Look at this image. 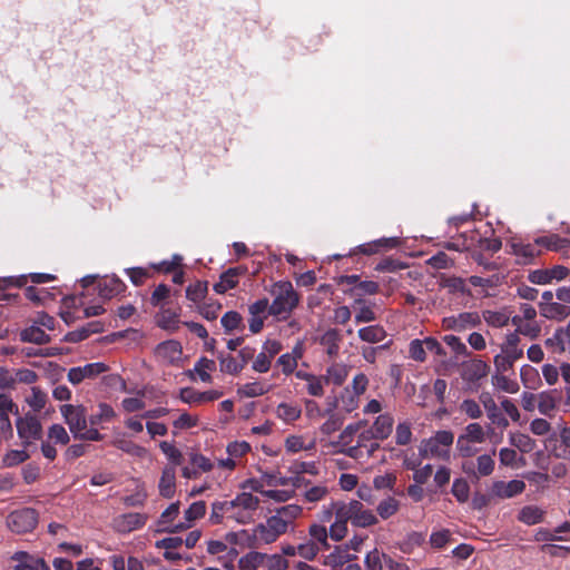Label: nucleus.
Masks as SVG:
<instances>
[{"label": "nucleus", "instance_id": "nucleus-1", "mask_svg": "<svg viewBox=\"0 0 570 570\" xmlns=\"http://www.w3.org/2000/svg\"><path fill=\"white\" fill-rule=\"evenodd\" d=\"M454 433L450 430H439L428 439H423L419 446V454L423 459L451 460Z\"/></svg>", "mask_w": 570, "mask_h": 570}, {"label": "nucleus", "instance_id": "nucleus-2", "mask_svg": "<svg viewBox=\"0 0 570 570\" xmlns=\"http://www.w3.org/2000/svg\"><path fill=\"white\" fill-rule=\"evenodd\" d=\"M275 298L269 306V314L285 318L298 304V295L289 282H279L274 286Z\"/></svg>", "mask_w": 570, "mask_h": 570}, {"label": "nucleus", "instance_id": "nucleus-3", "mask_svg": "<svg viewBox=\"0 0 570 570\" xmlns=\"http://www.w3.org/2000/svg\"><path fill=\"white\" fill-rule=\"evenodd\" d=\"M259 499L249 492H242L229 504V519L239 524H247L254 520L256 511L259 508Z\"/></svg>", "mask_w": 570, "mask_h": 570}, {"label": "nucleus", "instance_id": "nucleus-4", "mask_svg": "<svg viewBox=\"0 0 570 570\" xmlns=\"http://www.w3.org/2000/svg\"><path fill=\"white\" fill-rule=\"evenodd\" d=\"M519 344L520 337L517 333H510L505 336L500 354L494 356L497 372H509L513 367L514 362L522 357L523 351Z\"/></svg>", "mask_w": 570, "mask_h": 570}, {"label": "nucleus", "instance_id": "nucleus-5", "mask_svg": "<svg viewBox=\"0 0 570 570\" xmlns=\"http://www.w3.org/2000/svg\"><path fill=\"white\" fill-rule=\"evenodd\" d=\"M335 521L330 525V535L334 541L343 540L347 532V522L353 523V507L351 501H334Z\"/></svg>", "mask_w": 570, "mask_h": 570}, {"label": "nucleus", "instance_id": "nucleus-6", "mask_svg": "<svg viewBox=\"0 0 570 570\" xmlns=\"http://www.w3.org/2000/svg\"><path fill=\"white\" fill-rule=\"evenodd\" d=\"M286 531L285 522L274 514L269 517L266 522L256 525L254 529V538L259 543L268 544L276 541L277 538Z\"/></svg>", "mask_w": 570, "mask_h": 570}, {"label": "nucleus", "instance_id": "nucleus-7", "mask_svg": "<svg viewBox=\"0 0 570 570\" xmlns=\"http://www.w3.org/2000/svg\"><path fill=\"white\" fill-rule=\"evenodd\" d=\"M38 523V515L31 508H24L11 512L7 518L8 528L16 533L32 531Z\"/></svg>", "mask_w": 570, "mask_h": 570}, {"label": "nucleus", "instance_id": "nucleus-8", "mask_svg": "<svg viewBox=\"0 0 570 570\" xmlns=\"http://www.w3.org/2000/svg\"><path fill=\"white\" fill-rule=\"evenodd\" d=\"M379 448V440L366 429L357 435L356 444L347 448L346 454L353 459L370 458Z\"/></svg>", "mask_w": 570, "mask_h": 570}, {"label": "nucleus", "instance_id": "nucleus-9", "mask_svg": "<svg viewBox=\"0 0 570 570\" xmlns=\"http://www.w3.org/2000/svg\"><path fill=\"white\" fill-rule=\"evenodd\" d=\"M60 412L69 426L70 432L76 439L87 426V411L82 405L65 404Z\"/></svg>", "mask_w": 570, "mask_h": 570}, {"label": "nucleus", "instance_id": "nucleus-10", "mask_svg": "<svg viewBox=\"0 0 570 570\" xmlns=\"http://www.w3.org/2000/svg\"><path fill=\"white\" fill-rule=\"evenodd\" d=\"M16 426L19 438L26 444H30L32 441L39 440L42 435V425L33 415L26 414L22 417H18Z\"/></svg>", "mask_w": 570, "mask_h": 570}, {"label": "nucleus", "instance_id": "nucleus-11", "mask_svg": "<svg viewBox=\"0 0 570 570\" xmlns=\"http://www.w3.org/2000/svg\"><path fill=\"white\" fill-rule=\"evenodd\" d=\"M107 371L108 365L104 362L88 363L83 366L71 367L67 377L71 384L78 385L85 380H95Z\"/></svg>", "mask_w": 570, "mask_h": 570}, {"label": "nucleus", "instance_id": "nucleus-12", "mask_svg": "<svg viewBox=\"0 0 570 570\" xmlns=\"http://www.w3.org/2000/svg\"><path fill=\"white\" fill-rule=\"evenodd\" d=\"M11 570H50L45 559L26 551H17L10 557Z\"/></svg>", "mask_w": 570, "mask_h": 570}, {"label": "nucleus", "instance_id": "nucleus-13", "mask_svg": "<svg viewBox=\"0 0 570 570\" xmlns=\"http://www.w3.org/2000/svg\"><path fill=\"white\" fill-rule=\"evenodd\" d=\"M206 503L204 501H196L191 503L184 512V522L173 524L167 529L170 533L181 532L193 527L195 521L202 519L206 513Z\"/></svg>", "mask_w": 570, "mask_h": 570}, {"label": "nucleus", "instance_id": "nucleus-14", "mask_svg": "<svg viewBox=\"0 0 570 570\" xmlns=\"http://www.w3.org/2000/svg\"><path fill=\"white\" fill-rule=\"evenodd\" d=\"M569 274V269L562 265H556L552 268L535 269L529 274V281L532 284L546 285L552 281H562Z\"/></svg>", "mask_w": 570, "mask_h": 570}, {"label": "nucleus", "instance_id": "nucleus-15", "mask_svg": "<svg viewBox=\"0 0 570 570\" xmlns=\"http://www.w3.org/2000/svg\"><path fill=\"white\" fill-rule=\"evenodd\" d=\"M223 395V392L217 390H210L205 392H198L190 387L181 389L180 400L187 404H203L218 400Z\"/></svg>", "mask_w": 570, "mask_h": 570}, {"label": "nucleus", "instance_id": "nucleus-16", "mask_svg": "<svg viewBox=\"0 0 570 570\" xmlns=\"http://www.w3.org/2000/svg\"><path fill=\"white\" fill-rule=\"evenodd\" d=\"M479 323V315L476 313L464 312L459 315H453L443 318V327L453 331H463L469 327L475 326Z\"/></svg>", "mask_w": 570, "mask_h": 570}, {"label": "nucleus", "instance_id": "nucleus-17", "mask_svg": "<svg viewBox=\"0 0 570 570\" xmlns=\"http://www.w3.org/2000/svg\"><path fill=\"white\" fill-rule=\"evenodd\" d=\"M524 489L525 483L522 480L495 481L492 484V494L500 499H510L521 494Z\"/></svg>", "mask_w": 570, "mask_h": 570}, {"label": "nucleus", "instance_id": "nucleus-18", "mask_svg": "<svg viewBox=\"0 0 570 570\" xmlns=\"http://www.w3.org/2000/svg\"><path fill=\"white\" fill-rule=\"evenodd\" d=\"M535 244L544 246L549 250L557 252L563 257H570V239L562 238L557 234L538 237Z\"/></svg>", "mask_w": 570, "mask_h": 570}, {"label": "nucleus", "instance_id": "nucleus-19", "mask_svg": "<svg viewBox=\"0 0 570 570\" xmlns=\"http://www.w3.org/2000/svg\"><path fill=\"white\" fill-rule=\"evenodd\" d=\"M156 355L163 362L174 364L180 361L183 348L179 342L169 340L158 344L156 347Z\"/></svg>", "mask_w": 570, "mask_h": 570}, {"label": "nucleus", "instance_id": "nucleus-20", "mask_svg": "<svg viewBox=\"0 0 570 570\" xmlns=\"http://www.w3.org/2000/svg\"><path fill=\"white\" fill-rule=\"evenodd\" d=\"M353 507V525L358 528H367L377 523L376 515L357 500H352Z\"/></svg>", "mask_w": 570, "mask_h": 570}, {"label": "nucleus", "instance_id": "nucleus-21", "mask_svg": "<svg viewBox=\"0 0 570 570\" xmlns=\"http://www.w3.org/2000/svg\"><path fill=\"white\" fill-rule=\"evenodd\" d=\"M18 414V406L9 395L0 393V423L2 432H12V425L9 415Z\"/></svg>", "mask_w": 570, "mask_h": 570}, {"label": "nucleus", "instance_id": "nucleus-22", "mask_svg": "<svg viewBox=\"0 0 570 570\" xmlns=\"http://www.w3.org/2000/svg\"><path fill=\"white\" fill-rule=\"evenodd\" d=\"M145 517L139 513H126L114 520V525L119 532H130L145 524Z\"/></svg>", "mask_w": 570, "mask_h": 570}, {"label": "nucleus", "instance_id": "nucleus-23", "mask_svg": "<svg viewBox=\"0 0 570 570\" xmlns=\"http://www.w3.org/2000/svg\"><path fill=\"white\" fill-rule=\"evenodd\" d=\"M159 493L164 498H171L176 489V469L174 465H167L161 472L158 484Z\"/></svg>", "mask_w": 570, "mask_h": 570}, {"label": "nucleus", "instance_id": "nucleus-24", "mask_svg": "<svg viewBox=\"0 0 570 570\" xmlns=\"http://www.w3.org/2000/svg\"><path fill=\"white\" fill-rule=\"evenodd\" d=\"M302 409L295 401L282 402L275 409V415L284 423H293L301 417Z\"/></svg>", "mask_w": 570, "mask_h": 570}, {"label": "nucleus", "instance_id": "nucleus-25", "mask_svg": "<svg viewBox=\"0 0 570 570\" xmlns=\"http://www.w3.org/2000/svg\"><path fill=\"white\" fill-rule=\"evenodd\" d=\"M393 424V416L389 413H384L376 417L370 430L379 441H382L391 435Z\"/></svg>", "mask_w": 570, "mask_h": 570}, {"label": "nucleus", "instance_id": "nucleus-26", "mask_svg": "<svg viewBox=\"0 0 570 570\" xmlns=\"http://www.w3.org/2000/svg\"><path fill=\"white\" fill-rule=\"evenodd\" d=\"M308 540L316 544L320 549H330V528H326L324 524L318 522L311 523L308 527Z\"/></svg>", "mask_w": 570, "mask_h": 570}, {"label": "nucleus", "instance_id": "nucleus-27", "mask_svg": "<svg viewBox=\"0 0 570 570\" xmlns=\"http://www.w3.org/2000/svg\"><path fill=\"white\" fill-rule=\"evenodd\" d=\"M540 314L548 320L562 321L570 314V307L559 302L540 305Z\"/></svg>", "mask_w": 570, "mask_h": 570}, {"label": "nucleus", "instance_id": "nucleus-28", "mask_svg": "<svg viewBox=\"0 0 570 570\" xmlns=\"http://www.w3.org/2000/svg\"><path fill=\"white\" fill-rule=\"evenodd\" d=\"M350 367L343 363H334L324 375L326 384L342 385L348 376Z\"/></svg>", "mask_w": 570, "mask_h": 570}, {"label": "nucleus", "instance_id": "nucleus-29", "mask_svg": "<svg viewBox=\"0 0 570 570\" xmlns=\"http://www.w3.org/2000/svg\"><path fill=\"white\" fill-rule=\"evenodd\" d=\"M548 346L554 347L558 352H570V323L558 330L554 335L546 341Z\"/></svg>", "mask_w": 570, "mask_h": 570}, {"label": "nucleus", "instance_id": "nucleus-30", "mask_svg": "<svg viewBox=\"0 0 570 570\" xmlns=\"http://www.w3.org/2000/svg\"><path fill=\"white\" fill-rule=\"evenodd\" d=\"M240 273L238 268H229L220 275L219 282L214 285V291L218 294H224L236 287Z\"/></svg>", "mask_w": 570, "mask_h": 570}, {"label": "nucleus", "instance_id": "nucleus-31", "mask_svg": "<svg viewBox=\"0 0 570 570\" xmlns=\"http://www.w3.org/2000/svg\"><path fill=\"white\" fill-rule=\"evenodd\" d=\"M482 315L488 325L499 328L505 326L510 322L511 311L508 307L499 311L488 309L484 311Z\"/></svg>", "mask_w": 570, "mask_h": 570}, {"label": "nucleus", "instance_id": "nucleus-32", "mask_svg": "<svg viewBox=\"0 0 570 570\" xmlns=\"http://www.w3.org/2000/svg\"><path fill=\"white\" fill-rule=\"evenodd\" d=\"M272 385L261 381L245 383L237 389V393L242 397H257L266 394Z\"/></svg>", "mask_w": 570, "mask_h": 570}, {"label": "nucleus", "instance_id": "nucleus-33", "mask_svg": "<svg viewBox=\"0 0 570 570\" xmlns=\"http://www.w3.org/2000/svg\"><path fill=\"white\" fill-rule=\"evenodd\" d=\"M507 372H497L492 375V385L505 393L514 394L519 391V383L505 375Z\"/></svg>", "mask_w": 570, "mask_h": 570}, {"label": "nucleus", "instance_id": "nucleus-34", "mask_svg": "<svg viewBox=\"0 0 570 570\" xmlns=\"http://www.w3.org/2000/svg\"><path fill=\"white\" fill-rule=\"evenodd\" d=\"M20 336L23 342H30L35 344H45L50 341V336L45 332V330L35 323L31 326L24 328Z\"/></svg>", "mask_w": 570, "mask_h": 570}, {"label": "nucleus", "instance_id": "nucleus-35", "mask_svg": "<svg viewBox=\"0 0 570 570\" xmlns=\"http://www.w3.org/2000/svg\"><path fill=\"white\" fill-rule=\"evenodd\" d=\"M124 289L122 282L117 277H106L99 283V295L104 298H111Z\"/></svg>", "mask_w": 570, "mask_h": 570}, {"label": "nucleus", "instance_id": "nucleus-36", "mask_svg": "<svg viewBox=\"0 0 570 570\" xmlns=\"http://www.w3.org/2000/svg\"><path fill=\"white\" fill-rule=\"evenodd\" d=\"M265 553L252 551L239 559V570H261L264 567Z\"/></svg>", "mask_w": 570, "mask_h": 570}, {"label": "nucleus", "instance_id": "nucleus-37", "mask_svg": "<svg viewBox=\"0 0 570 570\" xmlns=\"http://www.w3.org/2000/svg\"><path fill=\"white\" fill-rule=\"evenodd\" d=\"M544 511L537 505L523 507L519 512V521L524 524L533 525L543 520Z\"/></svg>", "mask_w": 570, "mask_h": 570}, {"label": "nucleus", "instance_id": "nucleus-38", "mask_svg": "<svg viewBox=\"0 0 570 570\" xmlns=\"http://www.w3.org/2000/svg\"><path fill=\"white\" fill-rule=\"evenodd\" d=\"M358 337L363 342L380 343L386 337L385 330L380 325H370L358 330Z\"/></svg>", "mask_w": 570, "mask_h": 570}, {"label": "nucleus", "instance_id": "nucleus-39", "mask_svg": "<svg viewBox=\"0 0 570 570\" xmlns=\"http://www.w3.org/2000/svg\"><path fill=\"white\" fill-rule=\"evenodd\" d=\"M157 324L160 328L176 332L179 327V316L170 309H163L157 315Z\"/></svg>", "mask_w": 570, "mask_h": 570}, {"label": "nucleus", "instance_id": "nucleus-40", "mask_svg": "<svg viewBox=\"0 0 570 570\" xmlns=\"http://www.w3.org/2000/svg\"><path fill=\"white\" fill-rule=\"evenodd\" d=\"M116 417L115 410L107 403H99L98 410L95 414L90 415L89 423L91 426H97L102 423L110 422Z\"/></svg>", "mask_w": 570, "mask_h": 570}, {"label": "nucleus", "instance_id": "nucleus-41", "mask_svg": "<svg viewBox=\"0 0 570 570\" xmlns=\"http://www.w3.org/2000/svg\"><path fill=\"white\" fill-rule=\"evenodd\" d=\"M509 442L522 453H529L535 446V442L528 434L521 432H511L509 434Z\"/></svg>", "mask_w": 570, "mask_h": 570}, {"label": "nucleus", "instance_id": "nucleus-42", "mask_svg": "<svg viewBox=\"0 0 570 570\" xmlns=\"http://www.w3.org/2000/svg\"><path fill=\"white\" fill-rule=\"evenodd\" d=\"M303 514V508L298 504H287L279 508L275 515L281 518L285 522V527L293 523L294 520L298 519Z\"/></svg>", "mask_w": 570, "mask_h": 570}, {"label": "nucleus", "instance_id": "nucleus-43", "mask_svg": "<svg viewBox=\"0 0 570 570\" xmlns=\"http://www.w3.org/2000/svg\"><path fill=\"white\" fill-rule=\"evenodd\" d=\"M500 463L504 466L520 468L524 465V459L519 456L517 451L510 448H502L499 451Z\"/></svg>", "mask_w": 570, "mask_h": 570}, {"label": "nucleus", "instance_id": "nucleus-44", "mask_svg": "<svg viewBox=\"0 0 570 570\" xmlns=\"http://www.w3.org/2000/svg\"><path fill=\"white\" fill-rule=\"evenodd\" d=\"M229 519V504L228 501H215L212 503V510L209 514V522L212 524H219L224 518Z\"/></svg>", "mask_w": 570, "mask_h": 570}, {"label": "nucleus", "instance_id": "nucleus-45", "mask_svg": "<svg viewBox=\"0 0 570 570\" xmlns=\"http://www.w3.org/2000/svg\"><path fill=\"white\" fill-rule=\"evenodd\" d=\"M215 362L206 357L199 358L194 366V371L198 374L199 379L205 383L212 382L210 373L215 371Z\"/></svg>", "mask_w": 570, "mask_h": 570}, {"label": "nucleus", "instance_id": "nucleus-46", "mask_svg": "<svg viewBox=\"0 0 570 570\" xmlns=\"http://www.w3.org/2000/svg\"><path fill=\"white\" fill-rule=\"evenodd\" d=\"M455 448L462 458H471L479 452L476 443L471 442L463 433L458 436Z\"/></svg>", "mask_w": 570, "mask_h": 570}, {"label": "nucleus", "instance_id": "nucleus-47", "mask_svg": "<svg viewBox=\"0 0 570 570\" xmlns=\"http://www.w3.org/2000/svg\"><path fill=\"white\" fill-rule=\"evenodd\" d=\"M26 402L32 411L39 412L46 406L47 394L38 386H33L30 394L26 397Z\"/></svg>", "mask_w": 570, "mask_h": 570}, {"label": "nucleus", "instance_id": "nucleus-48", "mask_svg": "<svg viewBox=\"0 0 570 570\" xmlns=\"http://www.w3.org/2000/svg\"><path fill=\"white\" fill-rule=\"evenodd\" d=\"M208 291L207 282L197 281L186 288V297L193 303H200Z\"/></svg>", "mask_w": 570, "mask_h": 570}, {"label": "nucleus", "instance_id": "nucleus-49", "mask_svg": "<svg viewBox=\"0 0 570 570\" xmlns=\"http://www.w3.org/2000/svg\"><path fill=\"white\" fill-rule=\"evenodd\" d=\"M537 406L542 415L551 416L557 407V400L551 393L543 392L538 395Z\"/></svg>", "mask_w": 570, "mask_h": 570}, {"label": "nucleus", "instance_id": "nucleus-50", "mask_svg": "<svg viewBox=\"0 0 570 570\" xmlns=\"http://www.w3.org/2000/svg\"><path fill=\"white\" fill-rule=\"evenodd\" d=\"M462 433L471 441L476 444H482L487 440V433L484 428L480 423H470L468 424Z\"/></svg>", "mask_w": 570, "mask_h": 570}, {"label": "nucleus", "instance_id": "nucleus-51", "mask_svg": "<svg viewBox=\"0 0 570 570\" xmlns=\"http://www.w3.org/2000/svg\"><path fill=\"white\" fill-rule=\"evenodd\" d=\"M399 509L400 502L395 498L389 497L377 504L376 511L379 515L385 520L394 515Z\"/></svg>", "mask_w": 570, "mask_h": 570}, {"label": "nucleus", "instance_id": "nucleus-52", "mask_svg": "<svg viewBox=\"0 0 570 570\" xmlns=\"http://www.w3.org/2000/svg\"><path fill=\"white\" fill-rule=\"evenodd\" d=\"M321 343L326 347V352L331 356H335L340 350V336L337 331L328 330L321 338Z\"/></svg>", "mask_w": 570, "mask_h": 570}, {"label": "nucleus", "instance_id": "nucleus-53", "mask_svg": "<svg viewBox=\"0 0 570 570\" xmlns=\"http://www.w3.org/2000/svg\"><path fill=\"white\" fill-rule=\"evenodd\" d=\"M220 371L228 374H238L246 365V360L238 362L235 357L220 355Z\"/></svg>", "mask_w": 570, "mask_h": 570}, {"label": "nucleus", "instance_id": "nucleus-54", "mask_svg": "<svg viewBox=\"0 0 570 570\" xmlns=\"http://www.w3.org/2000/svg\"><path fill=\"white\" fill-rule=\"evenodd\" d=\"M389 558L377 549H373L364 558L365 568L366 570H383V559L386 561Z\"/></svg>", "mask_w": 570, "mask_h": 570}, {"label": "nucleus", "instance_id": "nucleus-55", "mask_svg": "<svg viewBox=\"0 0 570 570\" xmlns=\"http://www.w3.org/2000/svg\"><path fill=\"white\" fill-rule=\"evenodd\" d=\"M512 250L513 254L522 259V263H529L531 259H533L538 252L535 250L534 246L531 244H523V243H513L512 244Z\"/></svg>", "mask_w": 570, "mask_h": 570}, {"label": "nucleus", "instance_id": "nucleus-56", "mask_svg": "<svg viewBox=\"0 0 570 570\" xmlns=\"http://www.w3.org/2000/svg\"><path fill=\"white\" fill-rule=\"evenodd\" d=\"M495 462L491 454H481L476 458V472L478 476H488L494 471Z\"/></svg>", "mask_w": 570, "mask_h": 570}, {"label": "nucleus", "instance_id": "nucleus-57", "mask_svg": "<svg viewBox=\"0 0 570 570\" xmlns=\"http://www.w3.org/2000/svg\"><path fill=\"white\" fill-rule=\"evenodd\" d=\"M115 445L119 450H121L132 456L145 458L147 454V450L144 446H140V445H138L131 441L125 440V439L116 440Z\"/></svg>", "mask_w": 570, "mask_h": 570}, {"label": "nucleus", "instance_id": "nucleus-58", "mask_svg": "<svg viewBox=\"0 0 570 570\" xmlns=\"http://www.w3.org/2000/svg\"><path fill=\"white\" fill-rule=\"evenodd\" d=\"M327 494L328 488L325 484H317L306 489L303 497L305 501L316 503L323 501Z\"/></svg>", "mask_w": 570, "mask_h": 570}, {"label": "nucleus", "instance_id": "nucleus-59", "mask_svg": "<svg viewBox=\"0 0 570 570\" xmlns=\"http://www.w3.org/2000/svg\"><path fill=\"white\" fill-rule=\"evenodd\" d=\"M451 492L459 502H466L470 495V487L468 481L462 478L455 479L453 481Z\"/></svg>", "mask_w": 570, "mask_h": 570}, {"label": "nucleus", "instance_id": "nucleus-60", "mask_svg": "<svg viewBox=\"0 0 570 570\" xmlns=\"http://www.w3.org/2000/svg\"><path fill=\"white\" fill-rule=\"evenodd\" d=\"M147 499L145 485L141 482H136L135 492L124 498V503L128 507L141 505Z\"/></svg>", "mask_w": 570, "mask_h": 570}, {"label": "nucleus", "instance_id": "nucleus-61", "mask_svg": "<svg viewBox=\"0 0 570 570\" xmlns=\"http://www.w3.org/2000/svg\"><path fill=\"white\" fill-rule=\"evenodd\" d=\"M250 451V444L246 441H234L230 442L227 448V454L237 462L238 459L244 456L246 453Z\"/></svg>", "mask_w": 570, "mask_h": 570}, {"label": "nucleus", "instance_id": "nucleus-62", "mask_svg": "<svg viewBox=\"0 0 570 570\" xmlns=\"http://www.w3.org/2000/svg\"><path fill=\"white\" fill-rule=\"evenodd\" d=\"M159 448L174 466L181 463L183 454L173 443L163 441L159 443Z\"/></svg>", "mask_w": 570, "mask_h": 570}, {"label": "nucleus", "instance_id": "nucleus-63", "mask_svg": "<svg viewBox=\"0 0 570 570\" xmlns=\"http://www.w3.org/2000/svg\"><path fill=\"white\" fill-rule=\"evenodd\" d=\"M452 534L448 529L433 531L430 535V544L434 549H442L451 541Z\"/></svg>", "mask_w": 570, "mask_h": 570}, {"label": "nucleus", "instance_id": "nucleus-64", "mask_svg": "<svg viewBox=\"0 0 570 570\" xmlns=\"http://www.w3.org/2000/svg\"><path fill=\"white\" fill-rule=\"evenodd\" d=\"M263 570H286L287 561L279 554H265Z\"/></svg>", "mask_w": 570, "mask_h": 570}]
</instances>
